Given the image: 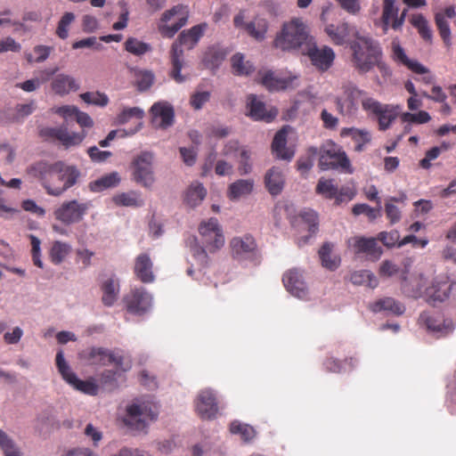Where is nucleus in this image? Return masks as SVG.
<instances>
[{
	"label": "nucleus",
	"mask_w": 456,
	"mask_h": 456,
	"mask_svg": "<svg viewBox=\"0 0 456 456\" xmlns=\"http://www.w3.org/2000/svg\"><path fill=\"white\" fill-rule=\"evenodd\" d=\"M259 83L262 84L269 91L284 90L292 86L293 79L290 77H281L274 74L271 70L265 72L259 71Z\"/></svg>",
	"instance_id": "cd10ccee"
},
{
	"label": "nucleus",
	"mask_w": 456,
	"mask_h": 456,
	"mask_svg": "<svg viewBox=\"0 0 456 456\" xmlns=\"http://www.w3.org/2000/svg\"><path fill=\"white\" fill-rule=\"evenodd\" d=\"M435 21L444 44L450 48L452 46V33L448 21L441 12L436 14Z\"/></svg>",
	"instance_id": "79ce46f5"
},
{
	"label": "nucleus",
	"mask_w": 456,
	"mask_h": 456,
	"mask_svg": "<svg viewBox=\"0 0 456 456\" xmlns=\"http://www.w3.org/2000/svg\"><path fill=\"white\" fill-rule=\"evenodd\" d=\"M308 39L305 25L299 19L284 23L276 36L273 45L282 51H290L301 47Z\"/></svg>",
	"instance_id": "423d86ee"
},
{
	"label": "nucleus",
	"mask_w": 456,
	"mask_h": 456,
	"mask_svg": "<svg viewBox=\"0 0 456 456\" xmlns=\"http://www.w3.org/2000/svg\"><path fill=\"white\" fill-rule=\"evenodd\" d=\"M207 196V190L202 183L193 182L186 191V200H204Z\"/></svg>",
	"instance_id": "bf43d9fd"
},
{
	"label": "nucleus",
	"mask_w": 456,
	"mask_h": 456,
	"mask_svg": "<svg viewBox=\"0 0 456 456\" xmlns=\"http://www.w3.org/2000/svg\"><path fill=\"white\" fill-rule=\"evenodd\" d=\"M0 447L5 456H21L14 442L8 435L0 429Z\"/></svg>",
	"instance_id": "864d4df0"
},
{
	"label": "nucleus",
	"mask_w": 456,
	"mask_h": 456,
	"mask_svg": "<svg viewBox=\"0 0 456 456\" xmlns=\"http://www.w3.org/2000/svg\"><path fill=\"white\" fill-rule=\"evenodd\" d=\"M267 29L268 22L262 18H256L245 25V31L257 41L265 39Z\"/></svg>",
	"instance_id": "c9c22d12"
},
{
	"label": "nucleus",
	"mask_w": 456,
	"mask_h": 456,
	"mask_svg": "<svg viewBox=\"0 0 456 456\" xmlns=\"http://www.w3.org/2000/svg\"><path fill=\"white\" fill-rule=\"evenodd\" d=\"M230 431L232 434H240L241 438L248 442L254 438L256 432L252 427L240 422H232L230 426Z\"/></svg>",
	"instance_id": "6e6d98bb"
},
{
	"label": "nucleus",
	"mask_w": 456,
	"mask_h": 456,
	"mask_svg": "<svg viewBox=\"0 0 456 456\" xmlns=\"http://www.w3.org/2000/svg\"><path fill=\"white\" fill-rule=\"evenodd\" d=\"M239 158V172L240 175H247L251 172L250 152L247 149L240 150Z\"/></svg>",
	"instance_id": "0e129e2a"
},
{
	"label": "nucleus",
	"mask_w": 456,
	"mask_h": 456,
	"mask_svg": "<svg viewBox=\"0 0 456 456\" xmlns=\"http://www.w3.org/2000/svg\"><path fill=\"white\" fill-rule=\"evenodd\" d=\"M86 206L77 201H68L55 211V216L64 224L78 222L85 214Z\"/></svg>",
	"instance_id": "393cba45"
},
{
	"label": "nucleus",
	"mask_w": 456,
	"mask_h": 456,
	"mask_svg": "<svg viewBox=\"0 0 456 456\" xmlns=\"http://www.w3.org/2000/svg\"><path fill=\"white\" fill-rule=\"evenodd\" d=\"M80 97L86 103L101 107L106 106L109 102L108 96L100 92H86L80 94Z\"/></svg>",
	"instance_id": "4d7b16f0"
},
{
	"label": "nucleus",
	"mask_w": 456,
	"mask_h": 456,
	"mask_svg": "<svg viewBox=\"0 0 456 456\" xmlns=\"http://www.w3.org/2000/svg\"><path fill=\"white\" fill-rule=\"evenodd\" d=\"M364 110L373 114L378 118L379 129L387 130L399 115L400 106L383 104L378 100H368L364 103Z\"/></svg>",
	"instance_id": "f8f14e48"
},
{
	"label": "nucleus",
	"mask_w": 456,
	"mask_h": 456,
	"mask_svg": "<svg viewBox=\"0 0 456 456\" xmlns=\"http://www.w3.org/2000/svg\"><path fill=\"white\" fill-rule=\"evenodd\" d=\"M232 256L238 261L253 256L256 250V243L251 235L234 237L230 241Z\"/></svg>",
	"instance_id": "6ab92c4d"
},
{
	"label": "nucleus",
	"mask_w": 456,
	"mask_h": 456,
	"mask_svg": "<svg viewBox=\"0 0 456 456\" xmlns=\"http://www.w3.org/2000/svg\"><path fill=\"white\" fill-rule=\"evenodd\" d=\"M134 273L142 283H152L155 281L153 262L148 253H141L135 257Z\"/></svg>",
	"instance_id": "b1692460"
},
{
	"label": "nucleus",
	"mask_w": 456,
	"mask_h": 456,
	"mask_svg": "<svg viewBox=\"0 0 456 456\" xmlns=\"http://www.w3.org/2000/svg\"><path fill=\"white\" fill-rule=\"evenodd\" d=\"M368 100H373V97L354 84L348 83L342 86V94L338 95L334 102L340 115L352 117L357 114L360 103L364 110V103Z\"/></svg>",
	"instance_id": "39448f33"
},
{
	"label": "nucleus",
	"mask_w": 456,
	"mask_h": 456,
	"mask_svg": "<svg viewBox=\"0 0 456 456\" xmlns=\"http://www.w3.org/2000/svg\"><path fill=\"white\" fill-rule=\"evenodd\" d=\"M28 174L42 181L47 193L58 197L73 186L79 176L75 167L67 166L62 161L48 163L38 161L28 167Z\"/></svg>",
	"instance_id": "f257e3e1"
},
{
	"label": "nucleus",
	"mask_w": 456,
	"mask_h": 456,
	"mask_svg": "<svg viewBox=\"0 0 456 456\" xmlns=\"http://www.w3.org/2000/svg\"><path fill=\"white\" fill-rule=\"evenodd\" d=\"M411 25L418 29L419 36L428 42L432 41L433 33L428 20L422 14L413 15L411 19Z\"/></svg>",
	"instance_id": "a19ab883"
},
{
	"label": "nucleus",
	"mask_w": 456,
	"mask_h": 456,
	"mask_svg": "<svg viewBox=\"0 0 456 456\" xmlns=\"http://www.w3.org/2000/svg\"><path fill=\"white\" fill-rule=\"evenodd\" d=\"M20 50L21 45L11 37H7L0 40V53L9 51L19 53Z\"/></svg>",
	"instance_id": "774afa93"
},
{
	"label": "nucleus",
	"mask_w": 456,
	"mask_h": 456,
	"mask_svg": "<svg viewBox=\"0 0 456 456\" xmlns=\"http://www.w3.org/2000/svg\"><path fill=\"white\" fill-rule=\"evenodd\" d=\"M119 182L120 177L118 174L117 172H112L91 182L89 183V188L92 191L100 192L104 190L116 187Z\"/></svg>",
	"instance_id": "f704fd0d"
},
{
	"label": "nucleus",
	"mask_w": 456,
	"mask_h": 456,
	"mask_svg": "<svg viewBox=\"0 0 456 456\" xmlns=\"http://www.w3.org/2000/svg\"><path fill=\"white\" fill-rule=\"evenodd\" d=\"M369 309L375 314L380 312H387L397 316L403 314L405 312L404 305L390 297L378 299L375 302L370 304Z\"/></svg>",
	"instance_id": "c85d7f7f"
},
{
	"label": "nucleus",
	"mask_w": 456,
	"mask_h": 456,
	"mask_svg": "<svg viewBox=\"0 0 456 456\" xmlns=\"http://www.w3.org/2000/svg\"><path fill=\"white\" fill-rule=\"evenodd\" d=\"M456 283L450 281L447 276L436 277L431 286L425 289V298L428 304L435 305L447 300Z\"/></svg>",
	"instance_id": "dca6fc26"
},
{
	"label": "nucleus",
	"mask_w": 456,
	"mask_h": 456,
	"mask_svg": "<svg viewBox=\"0 0 456 456\" xmlns=\"http://www.w3.org/2000/svg\"><path fill=\"white\" fill-rule=\"evenodd\" d=\"M274 216H285L289 219L293 226H298L301 223L308 226L311 234L318 231L319 217L318 214L313 209H303L297 215H295V208L292 202L280 201L274 208Z\"/></svg>",
	"instance_id": "6e6552de"
},
{
	"label": "nucleus",
	"mask_w": 456,
	"mask_h": 456,
	"mask_svg": "<svg viewBox=\"0 0 456 456\" xmlns=\"http://www.w3.org/2000/svg\"><path fill=\"white\" fill-rule=\"evenodd\" d=\"M52 90L59 95L68 94L70 91H77L78 85L76 80L65 74L57 75L52 81Z\"/></svg>",
	"instance_id": "2f4dec72"
},
{
	"label": "nucleus",
	"mask_w": 456,
	"mask_h": 456,
	"mask_svg": "<svg viewBox=\"0 0 456 456\" xmlns=\"http://www.w3.org/2000/svg\"><path fill=\"white\" fill-rule=\"evenodd\" d=\"M102 301L105 306H112L119 293V282L115 278H108L102 285Z\"/></svg>",
	"instance_id": "473e14b6"
},
{
	"label": "nucleus",
	"mask_w": 456,
	"mask_h": 456,
	"mask_svg": "<svg viewBox=\"0 0 456 456\" xmlns=\"http://www.w3.org/2000/svg\"><path fill=\"white\" fill-rule=\"evenodd\" d=\"M400 235L397 231L381 232L378 235V240H380L386 247L391 248L398 245Z\"/></svg>",
	"instance_id": "69168bd1"
},
{
	"label": "nucleus",
	"mask_w": 456,
	"mask_h": 456,
	"mask_svg": "<svg viewBox=\"0 0 456 456\" xmlns=\"http://www.w3.org/2000/svg\"><path fill=\"white\" fill-rule=\"evenodd\" d=\"M391 46L393 59L396 62L407 67L409 69H411L412 72L416 74L427 73L428 69L426 67H424L419 61L408 58L403 48L400 45L398 39H394L392 41Z\"/></svg>",
	"instance_id": "bb28decb"
},
{
	"label": "nucleus",
	"mask_w": 456,
	"mask_h": 456,
	"mask_svg": "<svg viewBox=\"0 0 456 456\" xmlns=\"http://www.w3.org/2000/svg\"><path fill=\"white\" fill-rule=\"evenodd\" d=\"M419 324L436 338L445 337L454 330L455 325L451 318L444 317L439 312L424 311L419 314Z\"/></svg>",
	"instance_id": "1a4fd4ad"
},
{
	"label": "nucleus",
	"mask_w": 456,
	"mask_h": 456,
	"mask_svg": "<svg viewBox=\"0 0 456 456\" xmlns=\"http://www.w3.org/2000/svg\"><path fill=\"white\" fill-rule=\"evenodd\" d=\"M15 152L8 144L0 145V167L10 166L13 162Z\"/></svg>",
	"instance_id": "338daca9"
},
{
	"label": "nucleus",
	"mask_w": 456,
	"mask_h": 456,
	"mask_svg": "<svg viewBox=\"0 0 456 456\" xmlns=\"http://www.w3.org/2000/svg\"><path fill=\"white\" fill-rule=\"evenodd\" d=\"M196 411L203 419H211L216 417L218 408L216 398L210 390L201 391L196 400Z\"/></svg>",
	"instance_id": "4be33fe9"
},
{
	"label": "nucleus",
	"mask_w": 456,
	"mask_h": 456,
	"mask_svg": "<svg viewBox=\"0 0 456 456\" xmlns=\"http://www.w3.org/2000/svg\"><path fill=\"white\" fill-rule=\"evenodd\" d=\"M248 115L254 120H264L271 122L278 114L275 108L266 109L265 102L258 100L256 95H249L248 97Z\"/></svg>",
	"instance_id": "a878e982"
},
{
	"label": "nucleus",
	"mask_w": 456,
	"mask_h": 456,
	"mask_svg": "<svg viewBox=\"0 0 456 456\" xmlns=\"http://www.w3.org/2000/svg\"><path fill=\"white\" fill-rule=\"evenodd\" d=\"M75 14L70 12H65L58 22L55 34L61 39H66L69 37L70 24L75 20Z\"/></svg>",
	"instance_id": "3c124183"
},
{
	"label": "nucleus",
	"mask_w": 456,
	"mask_h": 456,
	"mask_svg": "<svg viewBox=\"0 0 456 456\" xmlns=\"http://www.w3.org/2000/svg\"><path fill=\"white\" fill-rule=\"evenodd\" d=\"M350 281L354 285H365L371 289H374L379 285L377 277L368 270L354 272L350 276Z\"/></svg>",
	"instance_id": "4c0bfd02"
},
{
	"label": "nucleus",
	"mask_w": 456,
	"mask_h": 456,
	"mask_svg": "<svg viewBox=\"0 0 456 456\" xmlns=\"http://www.w3.org/2000/svg\"><path fill=\"white\" fill-rule=\"evenodd\" d=\"M331 250L332 245L328 242L324 243L319 250V256L322 260V266L330 270H335L339 265V259L337 257L331 258Z\"/></svg>",
	"instance_id": "37998d69"
},
{
	"label": "nucleus",
	"mask_w": 456,
	"mask_h": 456,
	"mask_svg": "<svg viewBox=\"0 0 456 456\" xmlns=\"http://www.w3.org/2000/svg\"><path fill=\"white\" fill-rule=\"evenodd\" d=\"M157 416L158 411L154 404H132L126 409V417L124 421L126 425L136 430H142L146 428V420L152 421L157 419Z\"/></svg>",
	"instance_id": "ddd939ff"
},
{
	"label": "nucleus",
	"mask_w": 456,
	"mask_h": 456,
	"mask_svg": "<svg viewBox=\"0 0 456 456\" xmlns=\"http://www.w3.org/2000/svg\"><path fill=\"white\" fill-rule=\"evenodd\" d=\"M125 49L134 55L140 56L151 51V46L137 38L129 37L125 43Z\"/></svg>",
	"instance_id": "c03bdc74"
},
{
	"label": "nucleus",
	"mask_w": 456,
	"mask_h": 456,
	"mask_svg": "<svg viewBox=\"0 0 456 456\" xmlns=\"http://www.w3.org/2000/svg\"><path fill=\"white\" fill-rule=\"evenodd\" d=\"M427 281L423 274L413 275L408 278L405 273L402 274L401 290L402 293L413 299L425 297Z\"/></svg>",
	"instance_id": "412c9836"
},
{
	"label": "nucleus",
	"mask_w": 456,
	"mask_h": 456,
	"mask_svg": "<svg viewBox=\"0 0 456 456\" xmlns=\"http://www.w3.org/2000/svg\"><path fill=\"white\" fill-rule=\"evenodd\" d=\"M318 155L319 167L322 170L341 169L348 174L354 171L346 152L331 141L322 145L318 150Z\"/></svg>",
	"instance_id": "0eeeda50"
},
{
	"label": "nucleus",
	"mask_w": 456,
	"mask_h": 456,
	"mask_svg": "<svg viewBox=\"0 0 456 456\" xmlns=\"http://www.w3.org/2000/svg\"><path fill=\"white\" fill-rule=\"evenodd\" d=\"M123 301L129 313L142 315L151 308L152 297L143 287H136L124 297Z\"/></svg>",
	"instance_id": "2eb2a0df"
},
{
	"label": "nucleus",
	"mask_w": 456,
	"mask_h": 456,
	"mask_svg": "<svg viewBox=\"0 0 456 456\" xmlns=\"http://www.w3.org/2000/svg\"><path fill=\"white\" fill-rule=\"evenodd\" d=\"M144 112L138 107L125 108L116 118L117 123L124 125L129 122L131 119L135 118L137 120L142 119Z\"/></svg>",
	"instance_id": "09e8293b"
},
{
	"label": "nucleus",
	"mask_w": 456,
	"mask_h": 456,
	"mask_svg": "<svg viewBox=\"0 0 456 456\" xmlns=\"http://www.w3.org/2000/svg\"><path fill=\"white\" fill-rule=\"evenodd\" d=\"M353 213L355 216L365 215L370 220H373L380 216V207L370 208L365 203L356 204L353 208Z\"/></svg>",
	"instance_id": "13d9d810"
},
{
	"label": "nucleus",
	"mask_w": 456,
	"mask_h": 456,
	"mask_svg": "<svg viewBox=\"0 0 456 456\" xmlns=\"http://www.w3.org/2000/svg\"><path fill=\"white\" fill-rule=\"evenodd\" d=\"M348 244L354 248L356 255L363 254L370 260H378L383 251L375 238L356 236L348 240Z\"/></svg>",
	"instance_id": "a211bd4d"
},
{
	"label": "nucleus",
	"mask_w": 456,
	"mask_h": 456,
	"mask_svg": "<svg viewBox=\"0 0 456 456\" xmlns=\"http://www.w3.org/2000/svg\"><path fill=\"white\" fill-rule=\"evenodd\" d=\"M317 192L322 194L326 198H333L338 192L337 187L334 186L332 180H322L318 182L316 186Z\"/></svg>",
	"instance_id": "e2e57ef3"
},
{
	"label": "nucleus",
	"mask_w": 456,
	"mask_h": 456,
	"mask_svg": "<svg viewBox=\"0 0 456 456\" xmlns=\"http://www.w3.org/2000/svg\"><path fill=\"white\" fill-rule=\"evenodd\" d=\"M198 231L202 239L203 246L197 242L194 237V245L191 247V254L202 267L209 265L208 253H216L220 250L225 242L221 225L216 218L211 217L200 223Z\"/></svg>",
	"instance_id": "f03ea898"
},
{
	"label": "nucleus",
	"mask_w": 456,
	"mask_h": 456,
	"mask_svg": "<svg viewBox=\"0 0 456 456\" xmlns=\"http://www.w3.org/2000/svg\"><path fill=\"white\" fill-rule=\"evenodd\" d=\"M206 28V23L195 25L190 29L182 31L177 40L173 43L170 51L172 69L169 75L175 82L182 83L184 81V77L181 75L183 63V51L182 46H185L188 49L193 48L203 36Z\"/></svg>",
	"instance_id": "20e7f679"
},
{
	"label": "nucleus",
	"mask_w": 456,
	"mask_h": 456,
	"mask_svg": "<svg viewBox=\"0 0 456 456\" xmlns=\"http://www.w3.org/2000/svg\"><path fill=\"white\" fill-rule=\"evenodd\" d=\"M346 27H335L334 25H330L326 28V32L328 35L331 37L333 42L336 45H343L346 40Z\"/></svg>",
	"instance_id": "052dcab7"
},
{
	"label": "nucleus",
	"mask_w": 456,
	"mask_h": 456,
	"mask_svg": "<svg viewBox=\"0 0 456 456\" xmlns=\"http://www.w3.org/2000/svg\"><path fill=\"white\" fill-rule=\"evenodd\" d=\"M55 362L60 374L68 384L77 390L90 395H95L98 393V386L94 382L79 379L70 370L61 350L57 353Z\"/></svg>",
	"instance_id": "9b49d317"
},
{
	"label": "nucleus",
	"mask_w": 456,
	"mask_h": 456,
	"mask_svg": "<svg viewBox=\"0 0 456 456\" xmlns=\"http://www.w3.org/2000/svg\"><path fill=\"white\" fill-rule=\"evenodd\" d=\"M86 136V132L81 133H69L67 127H63L61 134L60 136V142L65 147L76 146L80 144L85 137Z\"/></svg>",
	"instance_id": "8fccbe9b"
},
{
	"label": "nucleus",
	"mask_w": 456,
	"mask_h": 456,
	"mask_svg": "<svg viewBox=\"0 0 456 456\" xmlns=\"http://www.w3.org/2000/svg\"><path fill=\"white\" fill-rule=\"evenodd\" d=\"M286 289L294 297L304 299L307 296V288L301 272L297 268L288 270L282 277Z\"/></svg>",
	"instance_id": "aec40b11"
},
{
	"label": "nucleus",
	"mask_w": 456,
	"mask_h": 456,
	"mask_svg": "<svg viewBox=\"0 0 456 456\" xmlns=\"http://www.w3.org/2000/svg\"><path fill=\"white\" fill-rule=\"evenodd\" d=\"M69 252V246L68 244L60 241L54 242L50 252V257L52 262L54 264L61 263L67 256Z\"/></svg>",
	"instance_id": "5fc2aeb1"
},
{
	"label": "nucleus",
	"mask_w": 456,
	"mask_h": 456,
	"mask_svg": "<svg viewBox=\"0 0 456 456\" xmlns=\"http://www.w3.org/2000/svg\"><path fill=\"white\" fill-rule=\"evenodd\" d=\"M152 160V154L143 151L136 156L132 162L134 179L145 187H151L154 183Z\"/></svg>",
	"instance_id": "4468645a"
},
{
	"label": "nucleus",
	"mask_w": 456,
	"mask_h": 456,
	"mask_svg": "<svg viewBox=\"0 0 456 456\" xmlns=\"http://www.w3.org/2000/svg\"><path fill=\"white\" fill-rule=\"evenodd\" d=\"M254 188V182L251 179H240L229 186L230 196L240 198L248 196Z\"/></svg>",
	"instance_id": "58836bf2"
},
{
	"label": "nucleus",
	"mask_w": 456,
	"mask_h": 456,
	"mask_svg": "<svg viewBox=\"0 0 456 456\" xmlns=\"http://www.w3.org/2000/svg\"><path fill=\"white\" fill-rule=\"evenodd\" d=\"M151 113L152 122L161 128L171 126L174 123V108L167 102H155L151 108Z\"/></svg>",
	"instance_id": "5701e85b"
},
{
	"label": "nucleus",
	"mask_w": 456,
	"mask_h": 456,
	"mask_svg": "<svg viewBox=\"0 0 456 456\" xmlns=\"http://www.w3.org/2000/svg\"><path fill=\"white\" fill-rule=\"evenodd\" d=\"M305 54L309 57L312 64L320 71H327L333 64L335 53L329 46L319 48L316 45L307 44Z\"/></svg>",
	"instance_id": "f3484780"
},
{
	"label": "nucleus",
	"mask_w": 456,
	"mask_h": 456,
	"mask_svg": "<svg viewBox=\"0 0 456 456\" xmlns=\"http://www.w3.org/2000/svg\"><path fill=\"white\" fill-rule=\"evenodd\" d=\"M154 74L150 70L135 71V83L139 91L148 90L154 83Z\"/></svg>",
	"instance_id": "603ef678"
},
{
	"label": "nucleus",
	"mask_w": 456,
	"mask_h": 456,
	"mask_svg": "<svg viewBox=\"0 0 456 456\" xmlns=\"http://www.w3.org/2000/svg\"><path fill=\"white\" fill-rule=\"evenodd\" d=\"M395 0H383V11L381 16L383 32L388 31L392 16L398 12V8L395 6Z\"/></svg>",
	"instance_id": "a18cd8bd"
},
{
	"label": "nucleus",
	"mask_w": 456,
	"mask_h": 456,
	"mask_svg": "<svg viewBox=\"0 0 456 456\" xmlns=\"http://www.w3.org/2000/svg\"><path fill=\"white\" fill-rule=\"evenodd\" d=\"M231 61L232 72L235 75L248 76L254 70L253 65L248 61H245L244 56L241 53L234 54L232 57Z\"/></svg>",
	"instance_id": "ea45409f"
},
{
	"label": "nucleus",
	"mask_w": 456,
	"mask_h": 456,
	"mask_svg": "<svg viewBox=\"0 0 456 456\" xmlns=\"http://www.w3.org/2000/svg\"><path fill=\"white\" fill-rule=\"evenodd\" d=\"M318 155V148L310 147L305 156L300 157L297 161V170L306 174L314 166V158Z\"/></svg>",
	"instance_id": "de8ad7c7"
},
{
	"label": "nucleus",
	"mask_w": 456,
	"mask_h": 456,
	"mask_svg": "<svg viewBox=\"0 0 456 456\" xmlns=\"http://www.w3.org/2000/svg\"><path fill=\"white\" fill-rule=\"evenodd\" d=\"M350 50L353 67L359 74L370 72L375 67L378 59L383 57L379 42L370 37L357 35L350 42Z\"/></svg>",
	"instance_id": "7ed1b4c3"
},
{
	"label": "nucleus",
	"mask_w": 456,
	"mask_h": 456,
	"mask_svg": "<svg viewBox=\"0 0 456 456\" xmlns=\"http://www.w3.org/2000/svg\"><path fill=\"white\" fill-rule=\"evenodd\" d=\"M188 19L186 7L177 4L163 12L159 25V33L166 37H173L183 27Z\"/></svg>",
	"instance_id": "9d476101"
},
{
	"label": "nucleus",
	"mask_w": 456,
	"mask_h": 456,
	"mask_svg": "<svg viewBox=\"0 0 456 456\" xmlns=\"http://www.w3.org/2000/svg\"><path fill=\"white\" fill-rule=\"evenodd\" d=\"M109 350L103 347H88L78 354V358L87 365L105 366L108 364Z\"/></svg>",
	"instance_id": "c756f323"
},
{
	"label": "nucleus",
	"mask_w": 456,
	"mask_h": 456,
	"mask_svg": "<svg viewBox=\"0 0 456 456\" xmlns=\"http://www.w3.org/2000/svg\"><path fill=\"white\" fill-rule=\"evenodd\" d=\"M401 118L403 122L425 124V123H428L431 119V117L427 111L420 110L418 113H410V112L403 113L401 116Z\"/></svg>",
	"instance_id": "680f3d73"
},
{
	"label": "nucleus",
	"mask_w": 456,
	"mask_h": 456,
	"mask_svg": "<svg viewBox=\"0 0 456 456\" xmlns=\"http://www.w3.org/2000/svg\"><path fill=\"white\" fill-rule=\"evenodd\" d=\"M265 184L273 196L280 194L283 189L284 178L277 167H272L265 176Z\"/></svg>",
	"instance_id": "72a5a7b5"
},
{
	"label": "nucleus",
	"mask_w": 456,
	"mask_h": 456,
	"mask_svg": "<svg viewBox=\"0 0 456 456\" xmlns=\"http://www.w3.org/2000/svg\"><path fill=\"white\" fill-rule=\"evenodd\" d=\"M342 135H351L355 142V151H362L364 146L371 140V135L367 130H361L357 128H345L341 132Z\"/></svg>",
	"instance_id": "e433bc0d"
},
{
	"label": "nucleus",
	"mask_w": 456,
	"mask_h": 456,
	"mask_svg": "<svg viewBox=\"0 0 456 456\" xmlns=\"http://www.w3.org/2000/svg\"><path fill=\"white\" fill-rule=\"evenodd\" d=\"M288 132L285 127L279 130L273 140L272 151L276 158L289 160L294 156V151L287 147Z\"/></svg>",
	"instance_id": "7c9ffc66"
},
{
	"label": "nucleus",
	"mask_w": 456,
	"mask_h": 456,
	"mask_svg": "<svg viewBox=\"0 0 456 456\" xmlns=\"http://www.w3.org/2000/svg\"><path fill=\"white\" fill-rule=\"evenodd\" d=\"M53 51V47H52V46L38 45L33 48V53H34L35 56L32 53H26L25 57H26V60L28 61V62H29V63H32V62L40 63V62L45 61L50 56V54Z\"/></svg>",
	"instance_id": "49530a36"
}]
</instances>
